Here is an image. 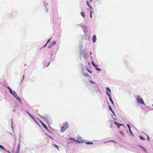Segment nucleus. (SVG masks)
Segmentation results:
<instances>
[{
    "mask_svg": "<svg viewBox=\"0 0 153 153\" xmlns=\"http://www.w3.org/2000/svg\"><path fill=\"white\" fill-rule=\"evenodd\" d=\"M14 92L15 94H16V96H16V97H18V96H17V94L15 93V91H14Z\"/></svg>",
    "mask_w": 153,
    "mask_h": 153,
    "instance_id": "nucleus-31",
    "label": "nucleus"
},
{
    "mask_svg": "<svg viewBox=\"0 0 153 153\" xmlns=\"http://www.w3.org/2000/svg\"><path fill=\"white\" fill-rule=\"evenodd\" d=\"M90 1L91 2L92 1V0H90Z\"/></svg>",
    "mask_w": 153,
    "mask_h": 153,
    "instance_id": "nucleus-41",
    "label": "nucleus"
},
{
    "mask_svg": "<svg viewBox=\"0 0 153 153\" xmlns=\"http://www.w3.org/2000/svg\"><path fill=\"white\" fill-rule=\"evenodd\" d=\"M53 45H52V44L51 43V44L48 46V48H50L53 47Z\"/></svg>",
    "mask_w": 153,
    "mask_h": 153,
    "instance_id": "nucleus-20",
    "label": "nucleus"
},
{
    "mask_svg": "<svg viewBox=\"0 0 153 153\" xmlns=\"http://www.w3.org/2000/svg\"><path fill=\"white\" fill-rule=\"evenodd\" d=\"M147 137H148V140H149V137L148 136V135H147Z\"/></svg>",
    "mask_w": 153,
    "mask_h": 153,
    "instance_id": "nucleus-35",
    "label": "nucleus"
},
{
    "mask_svg": "<svg viewBox=\"0 0 153 153\" xmlns=\"http://www.w3.org/2000/svg\"><path fill=\"white\" fill-rule=\"evenodd\" d=\"M114 140H110L108 141L109 142H114Z\"/></svg>",
    "mask_w": 153,
    "mask_h": 153,
    "instance_id": "nucleus-38",
    "label": "nucleus"
},
{
    "mask_svg": "<svg viewBox=\"0 0 153 153\" xmlns=\"http://www.w3.org/2000/svg\"><path fill=\"white\" fill-rule=\"evenodd\" d=\"M127 126L128 127V128L129 129H130V125L129 124H127Z\"/></svg>",
    "mask_w": 153,
    "mask_h": 153,
    "instance_id": "nucleus-25",
    "label": "nucleus"
},
{
    "mask_svg": "<svg viewBox=\"0 0 153 153\" xmlns=\"http://www.w3.org/2000/svg\"><path fill=\"white\" fill-rule=\"evenodd\" d=\"M42 124L45 128L47 130H48L47 127L45 125L42 123Z\"/></svg>",
    "mask_w": 153,
    "mask_h": 153,
    "instance_id": "nucleus-10",
    "label": "nucleus"
},
{
    "mask_svg": "<svg viewBox=\"0 0 153 153\" xmlns=\"http://www.w3.org/2000/svg\"><path fill=\"white\" fill-rule=\"evenodd\" d=\"M109 110H110L111 112H112L113 113H114V111L112 109V108L110 105L109 106Z\"/></svg>",
    "mask_w": 153,
    "mask_h": 153,
    "instance_id": "nucleus-12",
    "label": "nucleus"
},
{
    "mask_svg": "<svg viewBox=\"0 0 153 153\" xmlns=\"http://www.w3.org/2000/svg\"><path fill=\"white\" fill-rule=\"evenodd\" d=\"M56 43V42L55 41H53L51 43V44L52 45H53V46Z\"/></svg>",
    "mask_w": 153,
    "mask_h": 153,
    "instance_id": "nucleus-19",
    "label": "nucleus"
},
{
    "mask_svg": "<svg viewBox=\"0 0 153 153\" xmlns=\"http://www.w3.org/2000/svg\"><path fill=\"white\" fill-rule=\"evenodd\" d=\"M7 152L9 153H10L9 151H7Z\"/></svg>",
    "mask_w": 153,
    "mask_h": 153,
    "instance_id": "nucleus-39",
    "label": "nucleus"
},
{
    "mask_svg": "<svg viewBox=\"0 0 153 153\" xmlns=\"http://www.w3.org/2000/svg\"><path fill=\"white\" fill-rule=\"evenodd\" d=\"M9 91L10 93L13 94V95H14L11 89H9Z\"/></svg>",
    "mask_w": 153,
    "mask_h": 153,
    "instance_id": "nucleus-21",
    "label": "nucleus"
},
{
    "mask_svg": "<svg viewBox=\"0 0 153 153\" xmlns=\"http://www.w3.org/2000/svg\"><path fill=\"white\" fill-rule=\"evenodd\" d=\"M63 126L60 129V131L61 132H63L66 129L68 128L69 125L68 123H65L63 124Z\"/></svg>",
    "mask_w": 153,
    "mask_h": 153,
    "instance_id": "nucleus-1",
    "label": "nucleus"
},
{
    "mask_svg": "<svg viewBox=\"0 0 153 153\" xmlns=\"http://www.w3.org/2000/svg\"><path fill=\"white\" fill-rule=\"evenodd\" d=\"M27 113L29 114V115L33 118V117H32V116H31V114H30V113H29V112H27Z\"/></svg>",
    "mask_w": 153,
    "mask_h": 153,
    "instance_id": "nucleus-28",
    "label": "nucleus"
},
{
    "mask_svg": "<svg viewBox=\"0 0 153 153\" xmlns=\"http://www.w3.org/2000/svg\"><path fill=\"white\" fill-rule=\"evenodd\" d=\"M53 145H54V146L55 147H56L57 149H58V150H59V147L58 146H57V145H55V144H54Z\"/></svg>",
    "mask_w": 153,
    "mask_h": 153,
    "instance_id": "nucleus-17",
    "label": "nucleus"
},
{
    "mask_svg": "<svg viewBox=\"0 0 153 153\" xmlns=\"http://www.w3.org/2000/svg\"><path fill=\"white\" fill-rule=\"evenodd\" d=\"M14 96L18 100H19L20 101H21V100H20V97H16L15 95H14Z\"/></svg>",
    "mask_w": 153,
    "mask_h": 153,
    "instance_id": "nucleus-22",
    "label": "nucleus"
},
{
    "mask_svg": "<svg viewBox=\"0 0 153 153\" xmlns=\"http://www.w3.org/2000/svg\"><path fill=\"white\" fill-rule=\"evenodd\" d=\"M20 143H19L18 144V145L17 151V153H19V146H20Z\"/></svg>",
    "mask_w": 153,
    "mask_h": 153,
    "instance_id": "nucleus-13",
    "label": "nucleus"
},
{
    "mask_svg": "<svg viewBox=\"0 0 153 153\" xmlns=\"http://www.w3.org/2000/svg\"><path fill=\"white\" fill-rule=\"evenodd\" d=\"M114 123L116 124L118 128H119L120 126H122V124H120L117 123L116 122H114Z\"/></svg>",
    "mask_w": 153,
    "mask_h": 153,
    "instance_id": "nucleus-7",
    "label": "nucleus"
},
{
    "mask_svg": "<svg viewBox=\"0 0 153 153\" xmlns=\"http://www.w3.org/2000/svg\"><path fill=\"white\" fill-rule=\"evenodd\" d=\"M85 143L87 144L92 145L93 144V143L92 142H85Z\"/></svg>",
    "mask_w": 153,
    "mask_h": 153,
    "instance_id": "nucleus-8",
    "label": "nucleus"
},
{
    "mask_svg": "<svg viewBox=\"0 0 153 153\" xmlns=\"http://www.w3.org/2000/svg\"><path fill=\"white\" fill-rule=\"evenodd\" d=\"M139 146L141 148H142H142H143V147L142 146Z\"/></svg>",
    "mask_w": 153,
    "mask_h": 153,
    "instance_id": "nucleus-33",
    "label": "nucleus"
},
{
    "mask_svg": "<svg viewBox=\"0 0 153 153\" xmlns=\"http://www.w3.org/2000/svg\"><path fill=\"white\" fill-rule=\"evenodd\" d=\"M80 14L81 15V16L83 17V18H85V13H84L83 12H81V13H80Z\"/></svg>",
    "mask_w": 153,
    "mask_h": 153,
    "instance_id": "nucleus-11",
    "label": "nucleus"
},
{
    "mask_svg": "<svg viewBox=\"0 0 153 153\" xmlns=\"http://www.w3.org/2000/svg\"><path fill=\"white\" fill-rule=\"evenodd\" d=\"M90 17L91 18H92V12L91 11L90 12Z\"/></svg>",
    "mask_w": 153,
    "mask_h": 153,
    "instance_id": "nucleus-24",
    "label": "nucleus"
},
{
    "mask_svg": "<svg viewBox=\"0 0 153 153\" xmlns=\"http://www.w3.org/2000/svg\"><path fill=\"white\" fill-rule=\"evenodd\" d=\"M0 148L2 149L3 150H6L4 148L2 145H0Z\"/></svg>",
    "mask_w": 153,
    "mask_h": 153,
    "instance_id": "nucleus-15",
    "label": "nucleus"
},
{
    "mask_svg": "<svg viewBox=\"0 0 153 153\" xmlns=\"http://www.w3.org/2000/svg\"><path fill=\"white\" fill-rule=\"evenodd\" d=\"M106 89L109 92L110 94L111 93V90L108 87H106Z\"/></svg>",
    "mask_w": 153,
    "mask_h": 153,
    "instance_id": "nucleus-16",
    "label": "nucleus"
},
{
    "mask_svg": "<svg viewBox=\"0 0 153 153\" xmlns=\"http://www.w3.org/2000/svg\"><path fill=\"white\" fill-rule=\"evenodd\" d=\"M78 140H76L75 141H77L79 143H83V141L82 140V138L81 137L78 136Z\"/></svg>",
    "mask_w": 153,
    "mask_h": 153,
    "instance_id": "nucleus-4",
    "label": "nucleus"
},
{
    "mask_svg": "<svg viewBox=\"0 0 153 153\" xmlns=\"http://www.w3.org/2000/svg\"><path fill=\"white\" fill-rule=\"evenodd\" d=\"M142 149L145 152H146V150L143 147V148H142Z\"/></svg>",
    "mask_w": 153,
    "mask_h": 153,
    "instance_id": "nucleus-26",
    "label": "nucleus"
},
{
    "mask_svg": "<svg viewBox=\"0 0 153 153\" xmlns=\"http://www.w3.org/2000/svg\"><path fill=\"white\" fill-rule=\"evenodd\" d=\"M27 113L29 114V115L33 118V117H32V116H31V114H30V113H29V112H27Z\"/></svg>",
    "mask_w": 153,
    "mask_h": 153,
    "instance_id": "nucleus-27",
    "label": "nucleus"
},
{
    "mask_svg": "<svg viewBox=\"0 0 153 153\" xmlns=\"http://www.w3.org/2000/svg\"><path fill=\"white\" fill-rule=\"evenodd\" d=\"M92 65H93V66H94L95 67V68H96V70H97L98 71H101V70L100 68H98L97 67L98 66L97 65H95L94 64V63L93 61H92Z\"/></svg>",
    "mask_w": 153,
    "mask_h": 153,
    "instance_id": "nucleus-3",
    "label": "nucleus"
},
{
    "mask_svg": "<svg viewBox=\"0 0 153 153\" xmlns=\"http://www.w3.org/2000/svg\"><path fill=\"white\" fill-rule=\"evenodd\" d=\"M90 82L91 83H95V82H92V81H91V80H90Z\"/></svg>",
    "mask_w": 153,
    "mask_h": 153,
    "instance_id": "nucleus-30",
    "label": "nucleus"
},
{
    "mask_svg": "<svg viewBox=\"0 0 153 153\" xmlns=\"http://www.w3.org/2000/svg\"><path fill=\"white\" fill-rule=\"evenodd\" d=\"M93 42L94 43L95 42L96 39V37L95 35H94L92 38Z\"/></svg>",
    "mask_w": 153,
    "mask_h": 153,
    "instance_id": "nucleus-6",
    "label": "nucleus"
},
{
    "mask_svg": "<svg viewBox=\"0 0 153 153\" xmlns=\"http://www.w3.org/2000/svg\"><path fill=\"white\" fill-rule=\"evenodd\" d=\"M120 133L122 134L123 135V132H122V131H120Z\"/></svg>",
    "mask_w": 153,
    "mask_h": 153,
    "instance_id": "nucleus-32",
    "label": "nucleus"
},
{
    "mask_svg": "<svg viewBox=\"0 0 153 153\" xmlns=\"http://www.w3.org/2000/svg\"><path fill=\"white\" fill-rule=\"evenodd\" d=\"M92 54V52H90V55H91Z\"/></svg>",
    "mask_w": 153,
    "mask_h": 153,
    "instance_id": "nucleus-40",
    "label": "nucleus"
},
{
    "mask_svg": "<svg viewBox=\"0 0 153 153\" xmlns=\"http://www.w3.org/2000/svg\"><path fill=\"white\" fill-rule=\"evenodd\" d=\"M129 130L130 133L133 135V133H132L130 128V129H129Z\"/></svg>",
    "mask_w": 153,
    "mask_h": 153,
    "instance_id": "nucleus-23",
    "label": "nucleus"
},
{
    "mask_svg": "<svg viewBox=\"0 0 153 153\" xmlns=\"http://www.w3.org/2000/svg\"><path fill=\"white\" fill-rule=\"evenodd\" d=\"M86 4H87V5L89 7H90V9H91L92 7H91L90 5V4H89V2L88 1H86Z\"/></svg>",
    "mask_w": 153,
    "mask_h": 153,
    "instance_id": "nucleus-9",
    "label": "nucleus"
},
{
    "mask_svg": "<svg viewBox=\"0 0 153 153\" xmlns=\"http://www.w3.org/2000/svg\"><path fill=\"white\" fill-rule=\"evenodd\" d=\"M139 137L140 139L143 140H145V139L141 136H140Z\"/></svg>",
    "mask_w": 153,
    "mask_h": 153,
    "instance_id": "nucleus-18",
    "label": "nucleus"
},
{
    "mask_svg": "<svg viewBox=\"0 0 153 153\" xmlns=\"http://www.w3.org/2000/svg\"><path fill=\"white\" fill-rule=\"evenodd\" d=\"M88 71L89 73H91V71H90V70H88Z\"/></svg>",
    "mask_w": 153,
    "mask_h": 153,
    "instance_id": "nucleus-34",
    "label": "nucleus"
},
{
    "mask_svg": "<svg viewBox=\"0 0 153 153\" xmlns=\"http://www.w3.org/2000/svg\"><path fill=\"white\" fill-rule=\"evenodd\" d=\"M106 94H107L108 95V96L109 97V99L110 100V101L111 102V103H112V104L113 105H114V102L111 98V95L110 94H109L108 93V92H106Z\"/></svg>",
    "mask_w": 153,
    "mask_h": 153,
    "instance_id": "nucleus-5",
    "label": "nucleus"
},
{
    "mask_svg": "<svg viewBox=\"0 0 153 153\" xmlns=\"http://www.w3.org/2000/svg\"><path fill=\"white\" fill-rule=\"evenodd\" d=\"M24 78H25V75H23V78H22V82L23 81V80H24Z\"/></svg>",
    "mask_w": 153,
    "mask_h": 153,
    "instance_id": "nucleus-29",
    "label": "nucleus"
},
{
    "mask_svg": "<svg viewBox=\"0 0 153 153\" xmlns=\"http://www.w3.org/2000/svg\"><path fill=\"white\" fill-rule=\"evenodd\" d=\"M97 86L98 87V85H97Z\"/></svg>",
    "mask_w": 153,
    "mask_h": 153,
    "instance_id": "nucleus-42",
    "label": "nucleus"
},
{
    "mask_svg": "<svg viewBox=\"0 0 153 153\" xmlns=\"http://www.w3.org/2000/svg\"><path fill=\"white\" fill-rule=\"evenodd\" d=\"M7 88H8L9 90L10 89V88L9 87H7Z\"/></svg>",
    "mask_w": 153,
    "mask_h": 153,
    "instance_id": "nucleus-36",
    "label": "nucleus"
},
{
    "mask_svg": "<svg viewBox=\"0 0 153 153\" xmlns=\"http://www.w3.org/2000/svg\"><path fill=\"white\" fill-rule=\"evenodd\" d=\"M51 40V38H50V39H49L48 40V41H47V42L46 43V44H45V45L44 46V47H46V45H47V43L50 41Z\"/></svg>",
    "mask_w": 153,
    "mask_h": 153,
    "instance_id": "nucleus-14",
    "label": "nucleus"
},
{
    "mask_svg": "<svg viewBox=\"0 0 153 153\" xmlns=\"http://www.w3.org/2000/svg\"><path fill=\"white\" fill-rule=\"evenodd\" d=\"M110 127H111V128H112L113 127H112V125H111Z\"/></svg>",
    "mask_w": 153,
    "mask_h": 153,
    "instance_id": "nucleus-37",
    "label": "nucleus"
},
{
    "mask_svg": "<svg viewBox=\"0 0 153 153\" xmlns=\"http://www.w3.org/2000/svg\"><path fill=\"white\" fill-rule=\"evenodd\" d=\"M136 100L137 102L144 105V102L142 98L139 95L137 96Z\"/></svg>",
    "mask_w": 153,
    "mask_h": 153,
    "instance_id": "nucleus-2",
    "label": "nucleus"
}]
</instances>
